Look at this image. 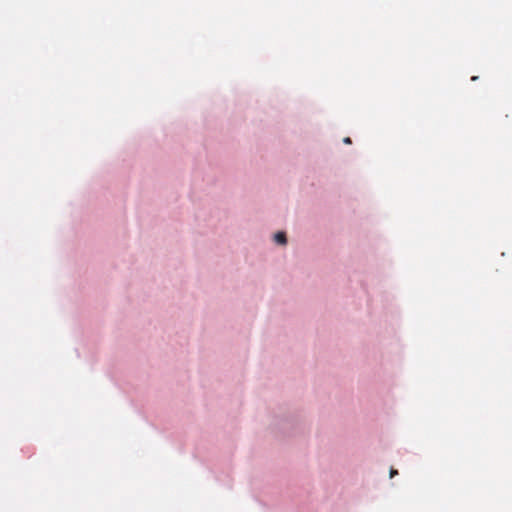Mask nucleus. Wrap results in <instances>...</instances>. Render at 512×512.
<instances>
[{"label":"nucleus","instance_id":"obj_1","mask_svg":"<svg viewBox=\"0 0 512 512\" xmlns=\"http://www.w3.org/2000/svg\"><path fill=\"white\" fill-rule=\"evenodd\" d=\"M274 240L280 245H285L287 243L286 234L284 232H277L274 235Z\"/></svg>","mask_w":512,"mask_h":512},{"label":"nucleus","instance_id":"obj_2","mask_svg":"<svg viewBox=\"0 0 512 512\" xmlns=\"http://www.w3.org/2000/svg\"><path fill=\"white\" fill-rule=\"evenodd\" d=\"M397 474H398V471L396 469L391 468V470H390V477L393 478Z\"/></svg>","mask_w":512,"mask_h":512},{"label":"nucleus","instance_id":"obj_3","mask_svg":"<svg viewBox=\"0 0 512 512\" xmlns=\"http://www.w3.org/2000/svg\"><path fill=\"white\" fill-rule=\"evenodd\" d=\"M343 142H344L345 144H351V142H352V141H351V139H350L349 137H345V138L343 139Z\"/></svg>","mask_w":512,"mask_h":512}]
</instances>
